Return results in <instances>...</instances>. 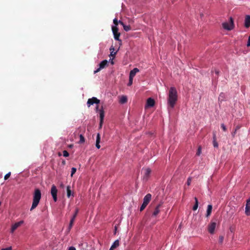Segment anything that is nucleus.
<instances>
[{"mask_svg":"<svg viewBox=\"0 0 250 250\" xmlns=\"http://www.w3.org/2000/svg\"><path fill=\"white\" fill-rule=\"evenodd\" d=\"M63 155L64 157H68L69 154V153L66 150L63 151Z\"/></svg>","mask_w":250,"mask_h":250,"instance_id":"obj_34","label":"nucleus"},{"mask_svg":"<svg viewBox=\"0 0 250 250\" xmlns=\"http://www.w3.org/2000/svg\"><path fill=\"white\" fill-rule=\"evenodd\" d=\"M213 145L214 147H217L218 146V143L216 140V135L215 134H214L213 135Z\"/></svg>","mask_w":250,"mask_h":250,"instance_id":"obj_26","label":"nucleus"},{"mask_svg":"<svg viewBox=\"0 0 250 250\" xmlns=\"http://www.w3.org/2000/svg\"><path fill=\"white\" fill-rule=\"evenodd\" d=\"M57 193L58 190L56 187L54 185H52L51 189V194L55 202L57 201Z\"/></svg>","mask_w":250,"mask_h":250,"instance_id":"obj_4","label":"nucleus"},{"mask_svg":"<svg viewBox=\"0 0 250 250\" xmlns=\"http://www.w3.org/2000/svg\"><path fill=\"white\" fill-rule=\"evenodd\" d=\"M147 204L145 203H143L142 206L140 207V210L141 211H143L147 206Z\"/></svg>","mask_w":250,"mask_h":250,"instance_id":"obj_31","label":"nucleus"},{"mask_svg":"<svg viewBox=\"0 0 250 250\" xmlns=\"http://www.w3.org/2000/svg\"><path fill=\"white\" fill-rule=\"evenodd\" d=\"M201 147H199L198 148V150H197V152L196 153V155L199 156L200 155V153H201Z\"/></svg>","mask_w":250,"mask_h":250,"instance_id":"obj_39","label":"nucleus"},{"mask_svg":"<svg viewBox=\"0 0 250 250\" xmlns=\"http://www.w3.org/2000/svg\"><path fill=\"white\" fill-rule=\"evenodd\" d=\"M110 56L113 57V58L115 57V55L117 53V52H114V48L112 47H111L110 48Z\"/></svg>","mask_w":250,"mask_h":250,"instance_id":"obj_25","label":"nucleus"},{"mask_svg":"<svg viewBox=\"0 0 250 250\" xmlns=\"http://www.w3.org/2000/svg\"><path fill=\"white\" fill-rule=\"evenodd\" d=\"M85 142V139H84V137H83V136L82 135V134H81L80 135V141H79V143L82 144V143H83Z\"/></svg>","mask_w":250,"mask_h":250,"instance_id":"obj_30","label":"nucleus"},{"mask_svg":"<svg viewBox=\"0 0 250 250\" xmlns=\"http://www.w3.org/2000/svg\"><path fill=\"white\" fill-rule=\"evenodd\" d=\"M108 63V62L107 60H105L101 62L99 64V67L94 71V73L96 74V73L99 72L102 69L104 68Z\"/></svg>","mask_w":250,"mask_h":250,"instance_id":"obj_5","label":"nucleus"},{"mask_svg":"<svg viewBox=\"0 0 250 250\" xmlns=\"http://www.w3.org/2000/svg\"><path fill=\"white\" fill-rule=\"evenodd\" d=\"M245 214L247 216H250V198L246 201Z\"/></svg>","mask_w":250,"mask_h":250,"instance_id":"obj_9","label":"nucleus"},{"mask_svg":"<svg viewBox=\"0 0 250 250\" xmlns=\"http://www.w3.org/2000/svg\"><path fill=\"white\" fill-rule=\"evenodd\" d=\"M224 240V237L223 236H220L219 237V242L220 243H222Z\"/></svg>","mask_w":250,"mask_h":250,"instance_id":"obj_37","label":"nucleus"},{"mask_svg":"<svg viewBox=\"0 0 250 250\" xmlns=\"http://www.w3.org/2000/svg\"><path fill=\"white\" fill-rule=\"evenodd\" d=\"M239 128V126H237V127H236L235 129H236V130H237V129H238Z\"/></svg>","mask_w":250,"mask_h":250,"instance_id":"obj_51","label":"nucleus"},{"mask_svg":"<svg viewBox=\"0 0 250 250\" xmlns=\"http://www.w3.org/2000/svg\"><path fill=\"white\" fill-rule=\"evenodd\" d=\"M23 223V221H20L18 222L15 223L11 227V232H13L18 227Z\"/></svg>","mask_w":250,"mask_h":250,"instance_id":"obj_12","label":"nucleus"},{"mask_svg":"<svg viewBox=\"0 0 250 250\" xmlns=\"http://www.w3.org/2000/svg\"><path fill=\"white\" fill-rule=\"evenodd\" d=\"M221 127L222 128L224 131H226L227 128L224 124L221 125Z\"/></svg>","mask_w":250,"mask_h":250,"instance_id":"obj_38","label":"nucleus"},{"mask_svg":"<svg viewBox=\"0 0 250 250\" xmlns=\"http://www.w3.org/2000/svg\"><path fill=\"white\" fill-rule=\"evenodd\" d=\"M219 71H215V73L217 74V75H218L219 74Z\"/></svg>","mask_w":250,"mask_h":250,"instance_id":"obj_49","label":"nucleus"},{"mask_svg":"<svg viewBox=\"0 0 250 250\" xmlns=\"http://www.w3.org/2000/svg\"><path fill=\"white\" fill-rule=\"evenodd\" d=\"M163 204V202H160V203L156 207V208H155V209L153 211V212L152 213V215L153 216H156L160 212V208L161 207V206H162Z\"/></svg>","mask_w":250,"mask_h":250,"instance_id":"obj_11","label":"nucleus"},{"mask_svg":"<svg viewBox=\"0 0 250 250\" xmlns=\"http://www.w3.org/2000/svg\"><path fill=\"white\" fill-rule=\"evenodd\" d=\"M216 223L215 222H211L208 226V231L210 234H213L216 228Z\"/></svg>","mask_w":250,"mask_h":250,"instance_id":"obj_10","label":"nucleus"},{"mask_svg":"<svg viewBox=\"0 0 250 250\" xmlns=\"http://www.w3.org/2000/svg\"><path fill=\"white\" fill-rule=\"evenodd\" d=\"M178 100L177 91L175 87H171L169 88L168 98L167 104L168 109L174 108Z\"/></svg>","mask_w":250,"mask_h":250,"instance_id":"obj_1","label":"nucleus"},{"mask_svg":"<svg viewBox=\"0 0 250 250\" xmlns=\"http://www.w3.org/2000/svg\"><path fill=\"white\" fill-rule=\"evenodd\" d=\"M61 153H59V156H61Z\"/></svg>","mask_w":250,"mask_h":250,"instance_id":"obj_53","label":"nucleus"},{"mask_svg":"<svg viewBox=\"0 0 250 250\" xmlns=\"http://www.w3.org/2000/svg\"><path fill=\"white\" fill-rule=\"evenodd\" d=\"M133 78H131V77H130L129 78V82L128 83V86H130L131 85H132V83H133Z\"/></svg>","mask_w":250,"mask_h":250,"instance_id":"obj_33","label":"nucleus"},{"mask_svg":"<svg viewBox=\"0 0 250 250\" xmlns=\"http://www.w3.org/2000/svg\"><path fill=\"white\" fill-rule=\"evenodd\" d=\"M151 197L152 196L151 194H147L143 199V202L148 205L151 199Z\"/></svg>","mask_w":250,"mask_h":250,"instance_id":"obj_13","label":"nucleus"},{"mask_svg":"<svg viewBox=\"0 0 250 250\" xmlns=\"http://www.w3.org/2000/svg\"><path fill=\"white\" fill-rule=\"evenodd\" d=\"M1 250H12V248L11 247H8L5 249H2Z\"/></svg>","mask_w":250,"mask_h":250,"instance_id":"obj_45","label":"nucleus"},{"mask_svg":"<svg viewBox=\"0 0 250 250\" xmlns=\"http://www.w3.org/2000/svg\"><path fill=\"white\" fill-rule=\"evenodd\" d=\"M100 120H101V121H104V110L103 108V107L100 110Z\"/></svg>","mask_w":250,"mask_h":250,"instance_id":"obj_21","label":"nucleus"},{"mask_svg":"<svg viewBox=\"0 0 250 250\" xmlns=\"http://www.w3.org/2000/svg\"><path fill=\"white\" fill-rule=\"evenodd\" d=\"M103 121H101V120H100V125H99V127L100 128H102V125H103Z\"/></svg>","mask_w":250,"mask_h":250,"instance_id":"obj_43","label":"nucleus"},{"mask_svg":"<svg viewBox=\"0 0 250 250\" xmlns=\"http://www.w3.org/2000/svg\"><path fill=\"white\" fill-rule=\"evenodd\" d=\"M247 46H250V36H249V39H248V43H247Z\"/></svg>","mask_w":250,"mask_h":250,"instance_id":"obj_42","label":"nucleus"},{"mask_svg":"<svg viewBox=\"0 0 250 250\" xmlns=\"http://www.w3.org/2000/svg\"><path fill=\"white\" fill-rule=\"evenodd\" d=\"M68 250H76V249L75 247L72 246L69 248Z\"/></svg>","mask_w":250,"mask_h":250,"instance_id":"obj_44","label":"nucleus"},{"mask_svg":"<svg viewBox=\"0 0 250 250\" xmlns=\"http://www.w3.org/2000/svg\"><path fill=\"white\" fill-rule=\"evenodd\" d=\"M79 212V209L78 208H76L75 212L73 214V215H75L76 217H77L78 213Z\"/></svg>","mask_w":250,"mask_h":250,"instance_id":"obj_41","label":"nucleus"},{"mask_svg":"<svg viewBox=\"0 0 250 250\" xmlns=\"http://www.w3.org/2000/svg\"><path fill=\"white\" fill-rule=\"evenodd\" d=\"M98 106H97L96 109L98 110Z\"/></svg>","mask_w":250,"mask_h":250,"instance_id":"obj_52","label":"nucleus"},{"mask_svg":"<svg viewBox=\"0 0 250 250\" xmlns=\"http://www.w3.org/2000/svg\"><path fill=\"white\" fill-rule=\"evenodd\" d=\"M76 217L75 216V215H73L71 218L73 219L74 220H75Z\"/></svg>","mask_w":250,"mask_h":250,"instance_id":"obj_48","label":"nucleus"},{"mask_svg":"<svg viewBox=\"0 0 250 250\" xmlns=\"http://www.w3.org/2000/svg\"><path fill=\"white\" fill-rule=\"evenodd\" d=\"M212 209V205H208V208H207V214H206L207 217H208L211 214Z\"/></svg>","mask_w":250,"mask_h":250,"instance_id":"obj_20","label":"nucleus"},{"mask_svg":"<svg viewBox=\"0 0 250 250\" xmlns=\"http://www.w3.org/2000/svg\"><path fill=\"white\" fill-rule=\"evenodd\" d=\"M116 230H117V227H115V232H114L115 234L116 233Z\"/></svg>","mask_w":250,"mask_h":250,"instance_id":"obj_50","label":"nucleus"},{"mask_svg":"<svg viewBox=\"0 0 250 250\" xmlns=\"http://www.w3.org/2000/svg\"><path fill=\"white\" fill-rule=\"evenodd\" d=\"M10 175H11V172H9V173H7L4 176V180H6L8 179L9 178V177L10 176Z\"/></svg>","mask_w":250,"mask_h":250,"instance_id":"obj_35","label":"nucleus"},{"mask_svg":"<svg viewBox=\"0 0 250 250\" xmlns=\"http://www.w3.org/2000/svg\"><path fill=\"white\" fill-rule=\"evenodd\" d=\"M67 196L68 198H69L71 195V187L69 186H68L67 187Z\"/></svg>","mask_w":250,"mask_h":250,"instance_id":"obj_24","label":"nucleus"},{"mask_svg":"<svg viewBox=\"0 0 250 250\" xmlns=\"http://www.w3.org/2000/svg\"><path fill=\"white\" fill-rule=\"evenodd\" d=\"M119 23H120L121 25H123V27H124V29L125 31H129L130 29H131V27L129 25H125L123 22H122V21H119Z\"/></svg>","mask_w":250,"mask_h":250,"instance_id":"obj_19","label":"nucleus"},{"mask_svg":"<svg viewBox=\"0 0 250 250\" xmlns=\"http://www.w3.org/2000/svg\"><path fill=\"white\" fill-rule=\"evenodd\" d=\"M62 164L63 165H65V160H63V161H62Z\"/></svg>","mask_w":250,"mask_h":250,"instance_id":"obj_47","label":"nucleus"},{"mask_svg":"<svg viewBox=\"0 0 250 250\" xmlns=\"http://www.w3.org/2000/svg\"><path fill=\"white\" fill-rule=\"evenodd\" d=\"M236 132V129H235L234 131L232 133V135L234 136Z\"/></svg>","mask_w":250,"mask_h":250,"instance_id":"obj_46","label":"nucleus"},{"mask_svg":"<svg viewBox=\"0 0 250 250\" xmlns=\"http://www.w3.org/2000/svg\"><path fill=\"white\" fill-rule=\"evenodd\" d=\"M41 190L39 188L35 189L33 194V202L30 208V211L33 210L38 206L41 199Z\"/></svg>","mask_w":250,"mask_h":250,"instance_id":"obj_2","label":"nucleus"},{"mask_svg":"<svg viewBox=\"0 0 250 250\" xmlns=\"http://www.w3.org/2000/svg\"><path fill=\"white\" fill-rule=\"evenodd\" d=\"M101 140V136L99 133H98L96 137V146L98 149H99L101 147L100 145Z\"/></svg>","mask_w":250,"mask_h":250,"instance_id":"obj_16","label":"nucleus"},{"mask_svg":"<svg viewBox=\"0 0 250 250\" xmlns=\"http://www.w3.org/2000/svg\"><path fill=\"white\" fill-rule=\"evenodd\" d=\"M119 245V241L118 240H117L114 241L113 244L111 246L109 250H114L115 249H116L117 247H118Z\"/></svg>","mask_w":250,"mask_h":250,"instance_id":"obj_17","label":"nucleus"},{"mask_svg":"<svg viewBox=\"0 0 250 250\" xmlns=\"http://www.w3.org/2000/svg\"><path fill=\"white\" fill-rule=\"evenodd\" d=\"M224 97H225V94L223 93H221L219 96V98H218L219 101H223Z\"/></svg>","mask_w":250,"mask_h":250,"instance_id":"obj_29","label":"nucleus"},{"mask_svg":"<svg viewBox=\"0 0 250 250\" xmlns=\"http://www.w3.org/2000/svg\"><path fill=\"white\" fill-rule=\"evenodd\" d=\"M127 98L126 96H122L120 98L119 102H120V103H121L122 104L126 103L127 102Z\"/></svg>","mask_w":250,"mask_h":250,"instance_id":"obj_18","label":"nucleus"},{"mask_svg":"<svg viewBox=\"0 0 250 250\" xmlns=\"http://www.w3.org/2000/svg\"><path fill=\"white\" fill-rule=\"evenodd\" d=\"M155 104V101L151 98L147 99L145 108L153 107Z\"/></svg>","mask_w":250,"mask_h":250,"instance_id":"obj_8","label":"nucleus"},{"mask_svg":"<svg viewBox=\"0 0 250 250\" xmlns=\"http://www.w3.org/2000/svg\"><path fill=\"white\" fill-rule=\"evenodd\" d=\"M77 169L75 167H72L71 168V176L72 177L73 174L75 173L76 172Z\"/></svg>","mask_w":250,"mask_h":250,"instance_id":"obj_32","label":"nucleus"},{"mask_svg":"<svg viewBox=\"0 0 250 250\" xmlns=\"http://www.w3.org/2000/svg\"><path fill=\"white\" fill-rule=\"evenodd\" d=\"M245 26L249 28L250 26V16L247 15L245 19Z\"/></svg>","mask_w":250,"mask_h":250,"instance_id":"obj_14","label":"nucleus"},{"mask_svg":"<svg viewBox=\"0 0 250 250\" xmlns=\"http://www.w3.org/2000/svg\"><path fill=\"white\" fill-rule=\"evenodd\" d=\"M113 23L116 26H117L119 23V21H118V20L116 18H115L113 20Z\"/></svg>","mask_w":250,"mask_h":250,"instance_id":"obj_36","label":"nucleus"},{"mask_svg":"<svg viewBox=\"0 0 250 250\" xmlns=\"http://www.w3.org/2000/svg\"><path fill=\"white\" fill-rule=\"evenodd\" d=\"M191 182V178L190 177H189L188 179V181H187V185L188 186H189L190 185Z\"/></svg>","mask_w":250,"mask_h":250,"instance_id":"obj_40","label":"nucleus"},{"mask_svg":"<svg viewBox=\"0 0 250 250\" xmlns=\"http://www.w3.org/2000/svg\"><path fill=\"white\" fill-rule=\"evenodd\" d=\"M113 35H114V38L115 40L121 42V41L119 39V37L120 36V33H115V34H113Z\"/></svg>","mask_w":250,"mask_h":250,"instance_id":"obj_27","label":"nucleus"},{"mask_svg":"<svg viewBox=\"0 0 250 250\" xmlns=\"http://www.w3.org/2000/svg\"><path fill=\"white\" fill-rule=\"evenodd\" d=\"M112 32H113V34L118 33H119L118 32V28L116 26H112Z\"/></svg>","mask_w":250,"mask_h":250,"instance_id":"obj_28","label":"nucleus"},{"mask_svg":"<svg viewBox=\"0 0 250 250\" xmlns=\"http://www.w3.org/2000/svg\"><path fill=\"white\" fill-rule=\"evenodd\" d=\"M222 26L225 29L229 31L233 29L234 27V24L232 18L230 17L229 21L223 23Z\"/></svg>","mask_w":250,"mask_h":250,"instance_id":"obj_3","label":"nucleus"},{"mask_svg":"<svg viewBox=\"0 0 250 250\" xmlns=\"http://www.w3.org/2000/svg\"><path fill=\"white\" fill-rule=\"evenodd\" d=\"M138 72H139V69L137 68H134L130 71L129 73V77L133 78L136 74Z\"/></svg>","mask_w":250,"mask_h":250,"instance_id":"obj_15","label":"nucleus"},{"mask_svg":"<svg viewBox=\"0 0 250 250\" xmlns=\"http://www.w3.org/2000/svg\"><path fill=\"white\" fill-rule=\"evenodd\" d=\"M194 199L195 201V203L194 206L193 207V210H196L198 207V199L196 197H195Z\"/></svg>","mask_w":250,"mask_h":250,"instance_id":"obj_23","label":"nucleus"},{"mask_svg":"<svg viewBox=\"0 0 250 250\" xmlns=\"http://www.w3.org/2000/svg\"><path fill=\"white\" fill-rule=\"evenodd\" d=\"M74 221H75V220H74L72 218H71V220H70V223H69V226L68 227V231H70V229H71V228H72V227L73 226V224H74Z\"/></svg>","mask_w":250,"mask_h":250,"instance_id":"obj_22","label":"nucleus"},{"mask_svg":"<svg viewBox=\"0 0 250 250\" xmlns=\"http://www.w3.org/2000/svg\"><path fill=\"white\" fill-rule=\"evenodd\" d=\"M100 102V101L96 97H92V98L89 99L87 101V104L88 106L94 104H98Z\"/></svg>","mask_w":250,"mask_h":250,"instance_id":"obj_6","label":"nucleus"},{"mask_svg":"<svg viewBox=\"0 0 250 250\" xmlns=\"http://www.w3.org/2000/svg\"><path fill=\"white\" fill-rule=\"evenodd\" d=\"M113 63H114V62H113L112 61H111V63H112V64H113Z\"/></svg>","mask_w":250,"mask_h":250,"instance_id":"obj_54","label":"nucleus"},{"mask_svg":"<svg viewBox=\"0 0 250 250\" xmlns=\"http://www.w3.org/2000/svg\"><path fill=\"white\" fill-rule=\"evenodd\" d=\"M143 170L144 171L143 179L146 181L149 177L151 170L149 168H146L143 169Z\"/></svg>","mask_w":250,"mask_h":250,"instance_id":"obj_7","label":"nucleus"}]
</instances>
